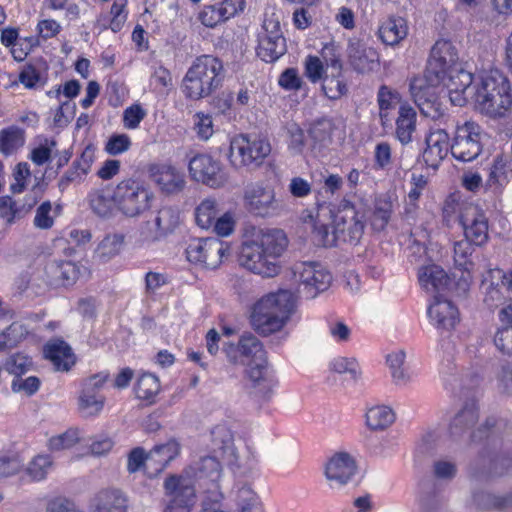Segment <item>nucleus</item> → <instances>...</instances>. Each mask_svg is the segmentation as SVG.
<instances>
[{
  "label": "nucleus",
  "instance_id": "nucleus-1",
  "mask_svg": "<svg viewBox=\"0 0 512 512\" xmlns=\"http://www.w3.org/2000/svg\"><path fill=\"white\" fill-rule=\"evenodd\" d=\"M287 246L288 239L283 230H261L242 244L239 263L254 274L275 277L281 271L280 258Z\"/></svg>",
  "mask_w": 512,
  "mask_h": 512
},
{
  "label": "nucleus",
  "instance_id": "nucleus-2",
  "mask_svg": "<svg viewBox=\"0 0 512 512\" xmlns=\"http://www.w3.org/2000/svg\"><path fill=\"white\" fill-rule=\"evenodd\" d=\"M448 51L449 42H436L432 47L425 74L413 77L410 81L411 98L425 117L437 119L443 114L436 89L440 84L441 72L452 61Z\"/></svg>",
  "mask_w": 512,
  "mask_h": 512
},
{
  "label": "nucleus",
  "instance_id": "nucleus-3",
  "mask_svg": "<svg viewBox=\"0 0 512 512\" xmlns=\"http://www.w3.org/2000/svg\"><path fill=\"white\" fill-rule=\"evenodd\" d=\"M317 218L313 230L317 245L356 244L363 235L364 223L352 205L347 204L335 213L328 206L321 205Z\"/></svg>",
  "mask_w": 512,
  "mask_h": 512
},
{
  "label": "nucleus",
  "instance_id": "nucleus-4",
  "mask_svg": "<svg viewBox=\"0 0 512 512\" xmlns=\"http://www.w3.org/2000/svg\"><path fill=\"white\" fill-rule=\"evenodd\" d=\"M295 295L289 290L269 293L253 306L250 322L260 335L269 336L280 331L295 308Z\"/></svg>",
  "mask_w": 512,
  "mask_h": 512
},
{
  "label": "nucleus",
  "instance_id": "nucleus-5",
  "mask_svg": "<svg viewBox=\"0 0 512 512\" xmlns=\"http://www.w3.org/2000/svg\"><path fill=\"white\" fill-rule=\"evenodd\" d=\"M475 108L490 118H504L512 108V91L508 78L494 69L478 77V89L474 91Z\"/></svg>",
  "mask_w": 512,
  "mask_h": 512
},
{
  "label": "nucleus",
  "instance_id": "nucleus-6",
  "mask_svg": "<svg viewBox=\"0 0 512 512\" xmlns=\"http://www.w3.org/2000/svg\"><path fill=\"white\" fill-rule=\"evenodd\" d=\"M80 274L81 269L76 263L53 260L43 269L21 273L16 280V285L21 291L32 288L36 293H40L48 287L73 285Z\"/></svg>",
  "mask_w": 512,
  "mask_h": 512
},
{
  "label": "nucleus",
  "instance_id": "nucleus-7",
  "mask_svg": "<svg viewBox=\"0 0 512 512\" xmlns=\"http://www.w3.org/2000/svg\"><path fill=\"white\" fill-rule=\"evenodd\" d=\"M223 79V65L216 57H198L188 69L183 79V92L186 97L198 100L215 91Z\"/></svg>",
  "mask_w": 512,
  "mask_h": 512
},
{
  "label": "nucleus",
  "instance_id": "nucleus-8",
  "mask_svg": "<svg viewBox=\"0 0 512 512\" xmlns=\"http://www.w3.org/2000/svg\"><path fill=\"white\" fill-rule=\"evenodd\" d=\"M479 420V409L474 395L458 410L450 422L449 433L454 441H460L469 433V441L471 443H480L484 440H491L493 436V428L495 426L494 419H487L484 423L475 425Z\"/></svg>",
  "mask_w": 512,
  "mask_h": 512
},
{
  "label": "nucleus",
  "instance_id": "nucleus-9",
  "mask_svg": "<svg viewBox=\"0 0 512 512\" xmlns=\"http://www.w3.org/2000/svg\"><path fill=\"white\" fill-rule=\"evenodd\" d=\"M447 53L452 61L441 72L440 83L446 88L451 103L462 107L469 101L473 102L476 94L474 91L478 89V78L474 79L470 72L456 64L457 56L451 43Z\"/></svg>",
  "mask_w": 512,
  "mask_h": 512
},
{
  "label": "nucleus",
  "instance_id": "nucleus-10",
  "mask_svg": "<svg viewBox=\"0 0 512 512\" xmlns=\"http://www.w3.org/2000/svg\"><path fill=\"white\" fill-rule=\"evenodd\" d=\"M271 144L268 139L240 134L230 141L229 160L236 168H256L263 164L271 153Z\"/></svg>",
  "mask_w": 512,
  "mask_h": 512
},
{
  "label": "nucleus",
  "instance_id": "nucleus-11",
  "mask_svg": "<svg viewBox=\"0 0 512 512\" xmlns=\"http://www.w3.org/2000/svg\"><path fill=\"white\" fill-rule=\"evenodd\" d=\"M286 40L280 24V12L274 7L265 10L257 55L265 62L278 60L286 52Z\"/></svg>",
  "mask_w": 512,
  "mask_h": 512
},
{
  "label": "nucleus",
  "instance_id": "nucleus-12",
  "mask_svg": "<svg viewBox=\"0 0 512 512\" xmlns=\"http://www.w3.org/2000/svg\"><path fill=\"white\" fill-rule=\"evenodd\" d=\"M153 195L141 183L127 179L115 187L117 209L128 217H136L148 210Z\"/></svg>",
  "mask_w": 512,
  "mask_h": 512
},
{
  "label": "nucleus",
  "instance_id": "nucleus-13",
  "mask_svg": "<svg viewBox=\"0 0 512 512\" xmlns=\"http://www.w3.org/2000/svg\"><path fill=\"white\" fill-rule=\"evenodd\" d=\"M293 279L299 285V291L306 298H315L329 288L331 273L318 262H298L292 267Z\"/></svg>",
  "mask_w": 512,
  "mask_h": 512
},
{
  "label": "nucleus",
  "instance_id": "nucleus-14",
  "mask_svg": "<svg viewBox=\"0 0 512 512\" xmlns=\"http://www.w3.org/2000/svg\"><path fill=\"white\" fill-rule=\"evenodd\" d=\"M195 485L190 472L167 477L163 485L168 497L165 510L191 512L197 498Z\"/></svg>",
  "mask_w": 512,
  "mask_h": 512
},
{
  "label": "nucleus",
  "instance_id": "nucleus-15",
  "mask_svg": "<svg viewBox=\"0 0 512 512\" xmlns=\"http://www.w3.org/2000/svg\"><path fill=\"white\" fill-rule=\"evenodd\" d=\"M243 205L255 216L267 217L280 209L273 185L265 181L249 183L243 192Z\"/></svg>",
  "mask_w": 512,
  "mask_h": 512
},
{
  "label": "nucleus",
  "instance_id": "nucleus-16",
  "mask_svg": "<svg viewBox=\"0 0 512 512\" xmlns=\"http://www.w3.org/2000/svg\"><path fill=\"white\" fill-rule=\"evenodd\" d=\"M229 254V246L218 238L195 239L186 249L187 259L206 268L215 269Z\"/></svg>",
  "mask_w": 512,
  "mask_h": 512
},
{
  "label": "nucleus",
  "instance_id": "nucleus-17",
  "mask_svg": "<svg viewBox=\"0 0 512 512\" xmlns=\"http://www.w3.org/2000/svg\"><path fill=\"white\" fill-rule=\"evenodd\" d=\"M219 459L221 457L216 454L203 457L194 466L184 471L190 472L194 482L207 494L204 499L220 497L219 481L222 468Z\"/></svg>",
  "mask_w": 512,
  "mask_h": 512
},
{
  "label": "nucleus",
  "instance_id": "nucleus-18",
  "mask_svg": "<svg viewBox=\"0 0 512 512\" xmlns=\"http://www.w3.org/2000/svg\"><path fill=\"white\" fill-rule=\"evenodd\" d=\"M480 130V126L472 121L457 126L451 144V153L455 159L470 162L480 155L482 151Z\"/></svg>",
  "mask_w": 512,
  "mask_h": 512
},
{
  "label": "nucleus",
  "instance_id": "nucleus-19",
  "mask_svg": "<svg viewBox=\"0 0 512 512\" xmlns=\"http://www.w3.org/2000/svg\"><path fill=\"white\" fill-rule=\"evenodd\" d=\"M188 169L193 180L211 188L223 187L228 181L222 164L207 154L195 155L189 161Z\"/></svg>",
  "mask_w": 512,
  "mask_h": 512
},
{
  "label": "nucleus",
  "instance_id": "nucleus-20",
  "mask_svg": "<svg viewBox=\"0 0 512 512\" xmlns=\"http://www.w3.org/2000/svg\"><path fill=\"white\" fill-rule=\"evenodd\" d=\"M460 224L464 230L465 239L481 246L488 240V219L484 211L476 204L468 203L462 206Z\"/></svg>",
  "mask_w": 512,
  "mask_h": 512
},
{
  "label": "nucleus",
  "instance_id": "nucleus-21",
  "mask_svg": "<svg viewBox=\"0 0 512 512\" xmlns=\"http://www.w3.org/2000/svg\"><path fill=\"white\" fill-rule=\"evenodd\" d=\"M489 277V283L487 279L483 282L485 286L484 302L490 308H496L512 301V270L509 273H505L501 269L490 270Z\"/></svg>",
  "mask_w": 512,
  "mask_h": 512
},
{
  "label": "nucleus",
  "instance_id": "nucleus-22",
  "mask_svg": "<svg viewBox=\"0 0 512 512\" xmlns=\"http://www.w3.org/2000/svg\"><path fill=\"white\" fill-rule=\"evenodd\" d=\"M223 350L233 364H244L245 360L254 362L266 359V352L261 341L252 333H244L238 344H224Z\"/></svg>",
  "mask_w": 512,
  "mask_h": 512
},
{
  "label": "nucleus",
  "instance_id": "nucleus-23",
  "mask_svg": "<svg viewBox=\"0 0 512 512\" xmlns=\"http://www.w3.org/2000/svg\"><path fill=\"white\" fill-rule=\"evenodd\" d=\"M357 470L354 458L347 452L332 455L324 466V475L331 488L345 486Z\"/></svg>",
  "mask_w": 512,
  "mask_h": 512
},
{
  "label": "nucleus",
  "instance_id": "nucleus-24",
  "mask_svg": "<svg viewBox=\"0 0 512 512\" xmlns=\"http://www.w3.org/2000/svg\"><path fill=\"white\" fill-rule=\"evenodd\" d=\"M347 57L353 70L361 74L373 72L380 65L376 49L356 38H351L348 41Z\"/></svg>",
  "mask_w": 512,
  "mask_h": 512
},
{
  "label": "nucleus",
  "instance_id": "nucleus-25",
  "mask_svg": "<svg viewBox=\"0 0 512 512\" xmlns=\"http://www.w3.org/2000/svg\"><path fill=\"white\" fill-rule=\"evenodd\" d=\"M247 365L245 374L253 388V393L263 399L270 398L278 385V380L268 367L267 359L248 362Z\"/></svg>",
  "mask_w": 512,
  "mask_h": 512
},
{
  "label": "nucleus",
  "instance_id": "nucleus-26",
  "mask_svg": "<svg viewBox=\"0 0 512 512\" xmlns=\"http://www.w3.org/2000/svg\"><path fill=\"white\" fill-rule=\"evenodd\" d=\"M223 495L217 498L203 499L199 512H230L222 504ZM239 512H264L257 494L249 487L242 486L236 495Z\"/></svg>",
  "mask_w": 512,
  "mask_h": 512
},
{
  "label": "nucleus",
  "instance_id": "nucleus-27",
  "mask_svg": "<svg viewBox=\"0 0 512 512\" xmlns=\"http://www.w3.org/2000/svg\"><path fill=\"white\" fill-rule=\"evenodd\" d=\"M151 178L166 195L181 193L186 186L185 174L168 164L154 165L150 168Z\"/></svg>",
  "mask_w": 512,
  "mask_h": 512
},
{
  "label": "nucleus",
  "instance_id": "nucleus-28",
  "mask_svg": "<svg viewBox=\"0 0 512 512\" xmlns=\"http://www.w3.org/2000/svg\"><path fill=\"white\" fill-rule=\"evenodd\" d=\"M244 0H222L214 5H206L199 12L198 19L209 28H214L243 11Z\"/></svg>",
  "mask_w": 512,
  "mask_h": 512
},
{
  "label": "nucleus",
  "instance_id": "nucleus-29",
  "mask_svg": "<svg viewBox=\"0 0 512 512\" xmlns=\"http://www.w3.org/2000/svg\"><path fill=\"white\" fill-rule=\"evenodd\" d=\"M426 148L423 151L425 164L436 169L449 151V135L444 129H434L426 136Z\"/></svg>",
  "mask_w": 512,
  "mask_h": 512
},
{
  "label": "nucleus",
  "instance_id": "nucleus-30",
  "mask_svg": "<svg viewBox=\"0 0 512 512\" xmlns=\"http://www.w3.org/2000/svg\"><path fill=\"white\" fill-rule=\"evenodd\" d=\"M428 317L431 323L439 330H451L459 321L458 309L447 300L435 296L428 308Z\"/></svg>",
  "mask_w": 512,
  "mask_h": 512
},
{
  "label": "nucleus",
  "instance_id": "nucleus-31",
  "mask_svg": "<svg viewBox=\"0 0 512 512\" xmlns=\"http://www.w3.org/2000/svg\"><path fill=\"white\" fill-rule=\"evenodd\" d=\"M179 452L180 446L175 440L155 446L147 454L145 471L151 476L161 473L178 456Z\"/></svg>",
  "mask_w": 512,
  "mask_h": 512
},
{
  "label": "nucleus",
  "instance_id": "nucleus-32",
  "mask_svg": "<svg viewBox=\"0 0 512 512\" xmlns=\"http://www.w3.org/2000/svg\"><path fill=\"white\" fill-rule=\"evenodd\" d=\"M377 34L385 45H398L408 35L407 22L400 16L388 17L380 23Z\"/></svg>",
  "mask_w": 512,
  "mask_h": 512
},
{
  "label": "nucleus",
  "instance_id": "nucleus-33",
  "mask_svg": "<svg viewBox=\"0 0 512 512\" xmlns=\"http://www.w3.org/2000/svg\"><path fill=\"white\" fill-rule=\"evenodd\" d=\"M44 354L59 371H68L75 363L71 347L61 339H53L44 347Z\"/></svg>",
  "mask_w": 512,
  "mask_h": 512
},
{
  "label": "nucleus",
  "instance_id": "nucleus-34",
  "mask_svg": "<svg viewBox=\"0 0 512 512\" xmlns=\"http://www.w3.org/2000/svg\"><path fill=\"white\" fill-rule=\"evenodd\" d=\"M211 450L221 459L232 460L236 450L234 436L230 428L224 424L215 426L211 431Z\"/></svg>",
  "mask_w": 512,
  "mask_h": 512
},
{
  "label": "nucleus",
  "instance_id": "nucleus-35",
  "mask_svg": "<svg viewBox=\"0 0 512 512\" xmlns=\"http://www.w3.org/2000/svg\"><path fill=\"white\" fill-rule=\"evenodd\" d=\"M91 512H127V498L116 489L100 491L92 501Z\"/></svg>",
  "mask_w": 512,
  "mask_h": 512
},
{
  "label": "nucleus",
  "instance_id": "nucleus-36",
  "mask_svg": "<svg viewBox=\"0 0 512 512\" xmlns=\"http://www.w3.org/2000/svg\"><path fill=\"white\" fill-rule=\"evenodd\" d=\"M418 279L421 287L431 294L444 291L449 280L444 269L436 264L421 267L418 272Z\"/></svg>",
  "mask_w": 512,
  "mask_h": 512
},
{
  "label": "nucleus",
  "instance_id": "nucleus-37",
  "mask_svg": "<svg viewBox=\"0 0 512 512\" xmlns=\"http://www.w3.org/2000/svg\"><path fill=\"white\" fill-rule=\"evenodd\" d=\"M472 504L481 511L504 510L512 507V490L505 494H494L477 490L472 494Z\"/></svg>",
  "mask_w": 512,
  "mask_h": 512
},
{
  "label": "nucleus",
  "instance_id": "nucleus-38",
  "mask_svg": "<svg viewBox=\"0 0 512 512\" xmlns=\"http://www.w3.org/2000/svg\"><path fill=\"white\" fill-rule=\"evenodd\" d=\"M394 212V202L389 195H380L376 198L373 211L369 217L370 225L374 231H382L388 225Z\"/></svg>",
  "mask_w": 512,
  "mask_h": 512
},
{
  "label": "nucleus",
  "instance_id": "nucleus-39",
  "mask_svg": "<svg viewBox=\"0 0 512 512\" xmlns=\"http://www.w3.org/2000/svg\"><path fill=\"white\" fill-rule=\"evenodd\" d=\"M416 130V112L412 107L403 105L399 108L396 119V138L403 145L412 142L413 133Z\"/></svg>",
  "mask_w": 512,
  "mask_h": 512
},
{
  "label": "nucleus",
  "instance_id": "nucleus-40",
  "mask_svg": "<svg viewBox=\"0 0 512 512\" xmlns=\"http://www.w3.org/2000/svg\"><path fill=\"white\" fill-rule=\"evenodd\" d=\"M89 201L93 212L103 218L112 216L117 209L115 190L113 192L106 190L94 191L90 194Z\"/></svg>",
  "mask_w": 512,
  "mask_h": 512
},
{
  "label": "nucleus",
  "instance_id": "nucleus-41",
  "mask_svg": "<svg viewBox=\"0 0 512 512\" xmlns=\"http://www.w3.org/2000/svg\"><path fill=\"white\" fill-rule=\"evenodd\" d=\"M366 425L371 430H384L395 420L393 410L386 405H376L367 409Z\"/></svg>",
  "mask_w": 512,
  "mask_h": 512
},
{
  "label": "nucleus",
  "instance_id": "nucleus-42",
  "mask_svg": "<svg viewBox=\"0 0 512 512\" xmlns=\"http://www.w3.org/2000/svg\"><path fill=\"white\" fill-rule=\"evenodd\" d=\"M221 208L219 201L215 198H205L195 209L196 223L202 229H209L220 215Z\"/></svg>",
  "mask_w": 512,
  "mask_h": 512
},
{
  "label": "nucleus",
  "instance_id": "nucleus-43",
  "mask_svg": "<svg viewBox=\"0 0 512 512\" xmlns=\"http://www.w3.org/2000/svg\"><path fill=\"white\" fill-rule=\"evenodd\" d=\"M24 131L11 126L0 132V152L6 156L12 155L24 145Z\"/></svg>",
  "mask_w": 512,
  "mask_h": 512
},
{
  "label": "nucleus",
  "instance_id": "nucleus-44",
  "mask_svg": "<svg viewBox=\"0 0 512 512\" xmlns=\"http://www.w3.org/2000/svg\"><path fill=\"white\" fill-rule=\"evenodd\" d=\"M134 391L137 398L152 403L160 391V381L151 373H142L137 379Z\"/></svg>",
  "mask_w": 512,
  "mask_h": 512
},
{
  "label": "nucleus",
  "instance_id": "nucleus-45",
  "mask_svg": "<svg viewBox=\"0 0 512 512\" xmlns=\"http://www.w3.org/2000/svg\"><path fill=\"white\" fill-rule=\"evenodd\" d=\"M123 244L124 235L109 234L98 244L95 255L102 262H107L121 252Z\"/></svg>",
  "mask_w": 512,
  "mask_h": 512
},
{
  "label": "nucleus",
  "instance_id": "nucleus-46",
  "mask_svg": "<svg viewBox=\"0 0 512 512\" xmlns=\"http://www.w3.org/2000/svg\"><path fill=\"white\" fill-rule=\"evenodd\" d=\"M105 404V397L102 394H93L81 389L78 398V409L84 416L98 415Z\"/></svg>",
  "mask_w": 512,
  "mask_h": 512
},
{
  "label": "nucleus",
  "instance_id": "nucleus-47",
  "mask_svg": "<svg viewBox=\"0 0 512 512\" xmlns=\"http://www.w3.org/2000/svg\"><path fill=\"white\" fill-rule=\"evenodd\" d=\"M443 381L447 389L454 393H459L460 395L465 394V390L469 393L473 392L480 382L477 376L464 378L460 377L457 373L444 375Z\"/></svg>",
  "mask_w": 512,
  "mask_h": 512
},
{
  "label": "nucleus",
  "instance_id": "nucleus-48",
  "mask_svg": "<svg viewBox=\"0 0 512 512\" xmlns=\"http://www.w3.org/2000/svg\"><path fill=\"white\" fill-rule=\"evenodd\" d=\"M322 90L329 99H339L347 92V86L342 79V71L338 74L331 71L330 75H325L322 81Z\"/></svg>",
  "mask_w": 512,
  "mask_h": 512
},
{
  "label": "nucleus",
  "instance_id": "nucleus-49",
  "mask_svg": "<svg viewBox=\"0 0 512 512\" xmlns=\"http://www.w3.org/2000/svg\"><path fill=\"white\" fill-rule=\"evenodd\" d=\"M474 252L473 242L462 239L454 244V263L464 271H469L473 266L471 256Z\"/></svg>",
  "mask_w": 512,
  "mask_h": 512
},
{
  "label": "nucleus",
  "instance_id": "nucleus-50",
  "mask_svg": "<svg viewBox=\"0 0 512 512\" xmlns=\"http://www.w3.org/2000/svg\"><path fill=\"white\" fill-rule=\"evenodd\" d=\"M320 54V58L327 68H331V71L333 70L338 74L342 71L341 48L337 42L332 40L325 43Z\"/></svg>",
  "mask_w": 512,
  "mask_h": 512
},
{
  "label": "nucleus",
  "instance_id": "nucleus-51",
  "mask_svg": "<svg viewBox=\"0 0 512 512\" xmlns=\"http://www.w3.org/2000/svg\"><path fill=\"white\" fill-rule=\"evenodd\" d=\"M81 440V432L77 428H70L64 433L49 439L51 451H62L74 447Z\"/></svg>",
  "mask_w": 512,
  "mask_h": 512
},
{
  "label": "nucleus",
  "instance_id": "nucleus-52",
  "mask_svg": "<svg viewBox=\"0 0 512 512\" xmlns=\"http://www.w3.org/2000/svg\"><path fill=\"white\" fill-rule=\"evenodd\" d=\"M457 471L456 463L446 458L434 460L431 466L432 477L444 482L452 481L457 475Z\"/></svg>",
  "mask_w": 512,
  "mask_h": 512
},
{
  "label": "nucleus",
  "instance_id": "nucleus-53",
  "mask_svg": "<svg viewBox=\"0 0 512 512\" xmlns=\"http://www.w3.org/2000/svg\"><path fill=\"white\" fill-rule=\"evenodd\" d=\"M331 123L329 121H319L309 129V138L312 148L322 147L331 141Z\"/></svg>",
  "mask_w": 512,
  "mask_h": 512
},
{
  "label": "nucleus",
  "instance_id": "nucleus-54",
  "mask_svg": "<svg viewBox=\"0 0 512 512\" xmlns=\"http://www.w3.org/2000/svg\"><path fill=\"white\" fill-rule=\"evenodd\" d=\"M26 334L27 330L22 324L12 323L0 333V351L16 346Z\"/></svg>",
  "mask_w": 512,
  "mask_h": 512
},
{
  "label": "nucleus",
  "instance_id": "nucleus-55",
  "mask_svg": "<svg viewBox=\"0 0 512 512\" xmlns=\"http://www.w3.org/2000/svg\"><path fill=\"white\" fill-rule=\"evenodd\" d=\"M51 467L52 460L48 455H37L29 463L27 472L33 480L41 481L46 478Z\"/></svg>",
  "mask_w": 512,
  "mask_h": 512
},
{
  "label": "nucleus",
  "instance_id": "nucleus-56",
  "mask_svg": "<svg viewBox=\"0 0 512 512\" xmlns=\"http://www.w3.org/2000/svg\"><path fill=\"white\" fill-rule=\"evenodd\" d=\"M166 237L178 225V216L170 208L161 209L152 221Z\"/></svg>",
  "mask_w": 512,
  "mask_h": 512
},
{
  "label": "nucleus",
  "instance_id": "nucleus-57",
  "mask_svg": "<svg viewBox=\"0 0 512 512\" xmlns=\"http://www.w3.org/2000/svg\"><path fill=\"white\" fill-rule=\"evenodd\" d=\"M382 123L388 120L387 110L392 109L398 103V95L387 86H381L377 95Z\"/></svg>",
  "mask_w": 512,
  "mask_h": 512
},
{
  "label": "nucleus",
  "instance_id": "nucleus-58",
  "mask_svg": "<svg viewBox=\"0 0 512 512\" xmlns=\"http://www.w3.org/2000/svg\"><path fill=\"white\" fill-rule=\"evenodd\" d=\"M194 130L199 139L207 141L214 134V125L211 115L197 112L193 117Z\"/></svg>",
  "mask_w": 512,
  "mask_h": 512
},
{
  "label": "nucleus",
  "instance_id": "nucleus-59",
  "mask_svg": "<svg viewBox=\"0 0 512 512\" xmlns=\"http://www.w3.org/2000/svg\"><path fill=\"white\" fill-rule=\"evenodd\" d=\"M330 369L339 374H349L354 380H356L361 374L357 361L352 358H335L330 363Z\"/></svg>",
  "mask_w": 512,
  "mask_h": 512
},
{
  "label": "nucleus",
  "instance_id": "nucleus-60",
  "mask_svg": "<svg viewBox=\"0 0 512 512\" xmlns=\"http://www.w3.org/2000/svg\"><path fill=\"white\" fill-rule=\"evenodd\" d=\"M131 145V138L127 134H114L106 142L105 151L111 156H117L127 152Z\"/></svg>",
  "mask_w": 512,
  "mask_h": 512
},
{
  "label": "nucleus",
  "instance_id": "nucleus-61",
  "mask_svg": "<svg viewBox=\"0 0 512 512\" xmlns=\"http://www.w3.org/2000/svg\"><path fill=\"white\" fill-rule=\"evenodd\" d=\"M324 63L318 56L309 55L304 62L305 75L312 82L317 83L323 81L325 68Z\"/></svg>",
  "mask_w": 512,
  "mask_h": 512
},
{
  "label": "nucleus",
  "instance_id": "nucleus-62",
  "mask_svg": "<svg viewBox=\"0 0 512 512\" xmlns=\"http://www.w3.org/2000/svg\"><path fill=\"white\" fill-rule=\"evenodd\" d=\"M506 162L501 155H497L493 159V163L489 169L488 184L490 186H502L506 180Z\"/></svg>",
  "mask_w": 512,
  "mask_h": 512
},
{
  "label": "nucleus",
  "instance_id": "nucleus-63",
  "mask_svg": "<svg viewBox=\"0 0 512 512\" xmlns=\"http://www.w3.org/2000/svg\"><path fill=\"white\" fill-rule=\"evenodd\" d=\"M31 367V359L23 354H15L9 357L5 363L6 370L17 377L28 372Z\"/></svg>",
  "mask_w": 512,
  "mask_h": 512
},
{
  "label": "nucleus",
  "instance_id": "nucleus-64",
  "mask_svg": "<svg viewBox=\"0 0 512 512\" xmlns=\"http://www.w3.org/2000/svg\"><path fill=\"white\" fill-rule=\"evenodd\" d=\"M494 344L501 353L512 355V327H499L494 336Z\"/></svg>",
  "mask_w": 512,
  "mask_h": 512
}]
</instances>
